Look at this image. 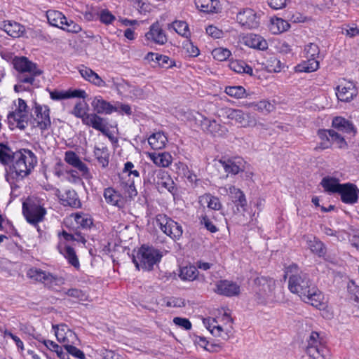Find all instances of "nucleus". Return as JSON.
<instances>
[{
    "instance_id": "1",
    "label": "nucleus",
    "mask_w": 359,
    "mask_h": 359,
    "mask_svg": "<svg viewBox=\"0 0 359 359\" xmlns=\"http://www.w3.org/2000/svg\"><path fill=\"white\" fill-rule=\"evenodd\" d=\"M288 287L291 292L297 294L305 303L318 309L325 306L323 294L306 273L302 271L292 275L289 278Z\"/></svg>"
},
{
    "instance_id": "2",
    "label": "nucleus",
    "mask_w": 359,
    "mask_h": 359,
    "mask_svg": "<svg viewBox=\"0 0 359 359\" xmlns=\"http://www.w3.org/2000/svg\"><path fill=\"white\" fill-rule=\"evenodd\" d=\"M36 163L37 158L32 151L22 149L15 151L6 170V181L12 184L22 180L31 174Z\"/></svg>"
},
{
    "instance_id": "3",
    "label": "nucleus",
    "mask_w": 359,
    "mask_h": 359,
    "mask_svg": "<svg viewBox=\"0 0 359 359\" xmlns=\"http://www.w3.org/2000/svg\"><path fill=\"white\" fill-rule=\"evenodd\" d=\"M161 252L152 246L143 245L133 257V261L137 269L151 271L154 266L160 262Z\"/></svg>"
},
{
    "instance_id": "4",
    "label": "nucleus",
    "mask_w": 359,
    "mask_h": 359,
    "mask_svg": "<svg viewBox=\"0 0 359 359\" xmlns=\"http://www.w3.org/2000/svg\"><path fill=\"white\" fill-rule=\"evenodd\" d=\"M15 69L20 74L18 80L21 83L33 85L35 77L39 76L42 72L39 69L35 63L27 60L25 57H17L13 60Z\"/></svg>"
},
{
    "instance_id": "5",
    "label": "nucleus",
    "mask_w": 359,
    "mask_h": 359,
    "mask_svg": "<svg viewBox=\"0 0 359 359\" xmlns=\"http://www.w3.org/2000/svg\"><path fill=\"white\" fill-rule=\"evenodd\" d=\"M218 116L234 121L236 124L243 128L251 127L256 124V119L251 114L239 109L222 107L219 110Z\"/></svg>"
},
{
    "instance_id": "6",
    "label": "nucleus",
    "mask_w": 359,
    "mask_h": 359,
    "mask_svg": "<svg viewBox=\"0 0 359 359\" xmlns=\"http://www.w3.org/2000/svg\"><path fill=\"white\" fill-rule=\"evenodd\" d=\"M255 283L259 287L257 292L259 302L261 304H269L275 302V287L276 282L273 278L264 276L258 277L255 280Z\"/></svg>"
},
{
    "instance_id": "7",
    "label": "nucleus",
    "mask_w": 359,
    "mask_h": 359,
    "mask_svg": "<svg viewBox=\"0 0 359 359\" xmlns=\"http://www.w3.org/2000/svg\"><path fill=\"white\" fill-rule=\"evenodd\" d=\"M10 126L15 125V127L25 130L28 126V111L25 101L18 98L15 104V109L11 111L7 116Z\"/></svg>"
},
{
    "instance_id": "8",
    "label": "nucleus",
    "mask_w": 359,
    "mask_h": 359,
    "mask_svg": "<svg viewBox=\"0 0 359 359\" xmlns=\"http://www.w3.org/2000/svg\"><path fill=\"white\" fill-rule=\"evenodd\" d=\"M22 213L27 222L37 225L43 221L46 210L39 201L28 200L22 203Z\"/></svg>"
},
{
    "instance_id": "9",
    "label": "nucleus",
    "mask_w": 359,
    "mask_h": 359,
    "mask_svg": "<svg viewBox=\"0 0 359 359\" xmlns=\"http://www.w3.org/2000/svg\"><path fill=\"white\" fill-rule=\"evenodd\" d=\"M32 114L31 124L41 131L48 130L51 126L50 109L47 105L35 104Z\"/></svg>"
},
{
    "instance_id": "10",
    "label": "nucleus",
    "mask_w": 359,
    "mask_h": 359,
    "mask_svg": "<svg viewBox=\"0 0 359 359\" xmlns=\"http://www.w3.org/2000/svg\"><path fill=\"white\" fill-rule=\"evenodd\" d=\"M196 121L203 132L214 137H223L228 133V129L224 126L215 119L207 118L201 114H198L196 117Z\"/></svg>"
},
{
    "instance_id": "11",
    "label": "nucleus",
    "mask_w": 359,
    "mask_h": 359,
    "mask_svg": "<svg viewBox=\"0 0 359 359\" xmlns=\"http://www.w3.org/2000/svg\"><path fill=\"white\" fill-rule=\"evenodd\" d=\"M307 342L306 351L309 357L313 359H330V351L320 342L318 332H311Z\"/></svg>"
},
{
    "instance_id": "12",
    "label": "nucleus",
    "mask_w": 359,
    "mask_h": 359,
    "mask_svg": "<svg viewBox=\"0 0 359 359\" xmlns=\"http://www.w3.org/2000/svg\"><path fill=\"white\" fill-rule=\"evenodd\" d=\"M223 319L226 322V324L224 328L222 326L217 323V321L214 318L204 319L203 323L206 328L215 337H222L224 340H227L229 338L230 333L232 330L233 319L231 316L225 313L223 316Z\"/></svg>"
},
{
    "instance_id": "13",
    "label": "nucleus",
    "mask_w": 359,
    "mask_h": 359,
    "mask_svg": "<svg viewBox=\"0 0 359 359\" xmlns=\"http://www.w3.org/2000/svg\"><path fill=\"white\" fill-rule=\"evenodd\" d=\"M336 95L340 101L350 102L358 94V89L353 81L344 80L336 88Z\"/></svg>"
},
{
    "instance_id": "14",
    "label": "nucleus",
    "mask_w": 359,
    "mask_h": 359,
    "mask_svg": "<svg viewBox=\"0 0 359 359\" xmlns=\"http://www.w3.org/2000/svg\"><path fill=\"white\" fill-rule=\"evenodd\" d=\"M52 327L60 343L66 345L68 343L76 344L79 341L77 335L67 325H53Z\"/></svg>"
},
{
    "instance_id": "15",
    "label": "nucleus",
    "mask_w": 359,
    "mask_h": 359,
    "mask_svg": "<svg viewBox=\"0 0 359 359\" xmlns=\"http://www.w3.org/2000/svg\"><path fill=\"white\" fill-rule=\"evenodd\" d=\"M237 21L241 26L248 29L257 28L259 26V18L251 8L241 11L236 16Z\"/></svg>"
},
{
    "instance_id": "16",
    "label": "nucleus",
    "mask_w": 359,
    "mask_h": 359,
    "mask_svg": "<svg viewBox=\"0 0 359 359\" xmlns=\"http://www.w3.org/2000/svg\"><path fill=\"white\" fill-rule=\"evenodd\" d=\"M65 161L72 167L76 168L85 178H90V170L79 158V156L73 151H67L65 153Z\"/></svg>"
},
{
    "instance_id": "17",
    "label": "nucleus",
    "mask_w": 359,
    "mask_h": 359,
    "mask_svg": "<svg viewBox=\"0 0 359 359\" xmlns=\"http://www.w3.org/2000/svg\"><path fill=\"white\" fill-rule=\"evenodd\" d=\"M219 163L223 167L227 174L236 175L245 170L246 163L243 158L236 157L233 158H222Z\"/></svg>"
},
{
    "instance_id": "18",
    "label": "nucleus",
    "mask_w": 359,
    "mask_h": 359,
    "mask_svg": "<svg viewBox=\"0 0 359 359\" xmlns=\"http://www.w3.org/2000/svg\"><path fill=\"white\" fill-rule=\"evenodd\" d=\"M215 286V292L221 295L232 297L240 294V286L231 280H219Z\"/></svg>"
},
{
    "instance_id": "19",
    "label": "nucleus",
    "mask_w": 359,
    "mask_h": 359,
    "mask_svg": "<svg viewBox=\"0 0 359 359\" xmlns=\"http://www.w3.org/2000/svg\"><path fill=\"white\" fill-rule=\"evenodd\" d=\"M83 124L88 127H91L93 129L101 132L102 134H107L108 123L107 120L95 113H90L86 118H83Z\"/></svg>"
},
{
    "instance_id": "20",
    "label": "nucleus",
    "mask_w": 359,
    "mask_h": 359,
    "mask_svg": "<svg viewBox=\"0 0 359 359\" xmlns=\"http://www.w3.org/2000/svg\"><path fill=\"white\" fill-rule=\"evenodd\" d=\"M156 185L160 191H168L173 196L175 194L177 188L175 182L170 176L165 171H159L156 177Z\"/></svg>"
},
{
    "instance_id": "21",
    "label": "nucleus",
    "mask_w": 359,
    "mask_h": 359,
    "mask_svg": "<svg viewBox=\"0 0 359 359\" xmlns=\"http://www.w3.org/2000/svg\"><path fill=\"white\" fill-rule=\"evenodd\" d=\"M103 196L105 202L111 206L121 209L124 206V198L122 194L113 187H107L104 189Z\"/></svg>"
},
{
    "instance_id": "22",
    "label": "nucleus",
    "mask_w": 359,
    "mask_h": 359,
    "mask_svg": "<svg viewBox=\"0 0 359 359\" xmlns=\"http://www.w3.org/2000/svg\"><path fill=\"white\" fill-rule=\"evenodd\" d=\"M94 113L97 114H111L114 111H118V109L110 102L102 99L101 96L95 97L91 102Z\"/></svg>"
},
{
    "instance_id": "23",
    "label": "nucleus",
    "mask_w": 359,
    "mask_h": 359,
    "mask_svg": "<svg viewBox=\"0 0 359 359\" xmlns=\"http://www.w3.org/2000/svg\"><path fill=\"white\" fill-rule=\"evenodd\" d=\"M145 36L147 40L160 45L165 44L168 41L164 31L158 22L150 26L149 31L145 34Z\"/></svg>"
},
{
    "instance_id": "24",
    "label": "nucleus",
    "mask_w": 359,
    "mask_h": 359,
    "mask_svg": "<svg viewBox=\"0 0 359 359\" xmlns=\"http://www.w3.org/2000/svg\"><path fill=\"white\" fill-rule=\"evenodd\" d=\"M229 196L236 207L238 212L245 211L247 206V200L243 191L234 186L229 187Z\"/></svg>"
},
{
    "instance_id": "25",
    "label": "nucleus",
    "mask_w": 359,
    "mask_h": 359,
    "mask_svg": "<svg viewBox=\"0 0 359 359\" xmlns=\"http://www.w3.org/2000/svg\"><path fill=\"white\" fill-rule=\"evenodd\" d=\"M339 194L341 195V201L345 203H355L358 198L357 187L353 184H342Z\"/></svg>"
},
{
    "instance_id": "26",
    "label": "nucleus",
    "mask_w": 359,
    "mask_h": 359,
    "mask_svg": "<svg viewBox=\"0 0 359 359\" xmlns=\"http://www.w3.org/2000/svg\"><path fill=\"white\" fill-rule=\"evenodd\" d=\"M79 73L81 76L88 82L97 87L106 86V83L102 79V78L91 69L82 66L79 69Z\"/></svg>"
},
{
    "instance_id": "27",
    "label": "nucleus",
    "mask_w": 359,
    "mask_h": 359,
    "mask_svg": "<svg viewBox=\"0 0 359 359\" xmlns=\"http://www.w3.org/2000/svg\"><path fill=\"white\" fill-rule=\"evenodd\" d=\"M304 239L309 250L318 257H324L326 254V248L323 243L313 236H306Z\"/></svg>"
},
{
    "instance_id": "28",
    "label": "nucleus",
    "mask_w": 359,
    "mask_h": 359,
    "mask_svg": "<svg viewBox=\"0 0 359 359\" xmlns=\"http://www.w3.org/2000/svg\"><path fill=\"white\" fill-rule=\"evenodd\" d=\"M61 203L64 205L72 208L81 207V202L76 192L73 189H67L62 194L58 195Z\"/></svg>"
},
{
    "instance_id": "29",
    "label": "nucleus",
    "mask_w": 359,
    "mask_h": 359,
    "mask_svg": "<svg viewBox=\"0 0 359 359\" xmlns=\"http://www.w3.org/2000/svg\"><path fill=\"white\" fill-rule=\"evenodd\" d=\"M149 158L158 167L167 168L172 162V157L168 152L148 153Z\"/></svg>"
},
{
    "instance_id": "30",
    "label": "nucleus",
    "mask_w": 359,
    "mask_h": 359,
    "mask_svg": "<svg viewBox=\"0 0 359 359\" xmlns=\"http://www.w3.org/2000/svg\"><path fill=\"white\" fill-rule=\"evenodd\" d=\"M196 8L204 13H218L221 8L217 0H195Z\"/></svg>"
},
{
    "instance_id": "31",
    "label": "nucleus",
    "mask_w": 359,
    "mask_h": 359,
    "mask_svg": "<svg viewBox=\"0 0 359 359\" xmlns=\"http://www.w3.org/2000/svg\"><path fill=\"white\" fill-rule=\"evenodd\" d=\"M57 249L60 254H62L75 268L78 269L80 266L79 259L76 255L75 250L70 246L66 245L62 243H60L57 246Z\"/></svg>"
},
{
    "instance_id": "32",
    "label": "nucleus",
    "mask_w": 359,
    "mask_h": 359,
    "mask_svg": "<svg viewBox=\"0 0 359 359\" xmlns=\"http://www.w3.org/2000/svg\"><path fill=\"white\" fill-rule=\"evenodd\" d=\"M2 29L11 36L17 38L22 36L25 27L16 22L5 21L3 22Z\"/></svg>"
},
{
    "instance_id": "33",
    "label": "nucleus",
    "mask_w": 359,
    "mask_h": 359,
    "mask_svg": "<svg viewBox=\"0 0 359 359\" xmlns=\"http://www.w3.org/2000/svg\"><path fill=\"white\" fill-rule=\"evenodd\" d=\"M245 43L250 48L262 50L268 48L267 41L262 36L254 34H250L245 37Z\"/></svg>"
},
{
    "instance_id": "34",
    "label": "nucleus",
    "mask_w": 359,
    "mask_h": 359,
    "mask_svg": "<svg viewBox=\"0 0 359 359\" xmlns=\"http://www.w3.org/2000/svg\"><path fill=\"white\" fill-rule=\"evenodd\" d=\"M46 17L50 25L60 29L63 27L64 22H67V18L62 14V13L58 11H48L46 12Z\"/></svg>"
},
{
    "instance_id": "35",
    "label": "nucleus",
    "mask_w": 359,
    "mask_h": 359,
    "mask_svg": "<svg viewBox=\"0 0 359 359\" xmlns=\"http://www.w3.org/2000/svg\"><path fill=\"white\" fill-rule=\"evenodd\" d=\"M168 29H173L179 35L189 39L191 36V32L188 24L185 21L175 20L170 24L168 25Z\"/></svg>"
},
{
    "instance_id": "36",
    "label": "nucleus",
    "mask_w": 359,
    "mask_h": 359,
    "mask_svg": "<svg viewBox=\"0 0 359 359\" xmlns=\"http://www.w3.org/2000/svg\"><path fill=\"white\" fill-rule=\"evenodd\" d=\"M167 142V137L161 132L154 133L148 138V143L153 149L164 148Z\"/></svg>"
},
{
    "instance_id": "37",
    "label": "nucleus",
    "mask_w": 359,
    "mask_h": 359,
    "mask_svg": "<svg viewBox=\"0 0 359 359\" xmlns=\"http://www.w3.org/2000/svg\"><path fill=\"white\" fill-rule=\"evenodd\" d=\"M318 68L319 62L314 57H309L307 60L303 61L296 66L295 69L297 72L309 73L316 71Z\"/></svg>"
},
{
    "instance_id": "38",
    "label": "nucleus",
    "mask_w": 359,
    "mask_h": 359,
    "mask_svg": "<svg viewBox=\"0 0 359 359\" xmlns=\"http://www.w3.org/2000/svg\"><path fill=\"white\" fill-rule=\"evenodd\" d=\"M27 276L39 282L52 281L53 277L50 273H47L41 269L34 268L27 271Z\"/></svg>"
},
{
    "instance_id": "39",
    "label": "nucleus",
    "mask_w": 359,
    "mask_h": 359,
    "mask_svg": "<svg viewBox=\"0 0 359 359\" xmlns=\"http://www.w3.org/2000/svg\"><path fill=\"white\" fill-rule=\"evenodd\" d=\"M332 126L339 131L351 133H353V126L351 123L342 117H335L332 121Z\"/></svg>"
},
{
    "instance_id": "40",
    "label": "nucleus",
    "mask_w": 359,
    "mask_h": 359,
    "mask_svg": "<svg viewBox=\"0 0 359 359\" xmlns=\"http://www.w3.org/2000/svg\"><path fill=\"white\" fill-rule=\"evenodd\" d=\"M320 184L326 191L330 193H339L342 187L337 179L329 177H324Z\"/></svg>"
},
{
    "instance_id": "41",
    "label": "nucleus",
    "mask_w": 359,
    "mask_h": 359,
    "mask_svg": "<svg viewBox=\"0 0 359 359\" xmlns=\"http://www.w3.org/2000/svg\"><path fill=\"white\" fill-rule=\"evenodd\" d=\"M199 202L202 204L206 203L208 208L212 210H219L222 208L219 199L210 194H205L200 196Z\"/></svg>"
},
{
    "instance_id": "42",
    "label": "nucleus",
    "mask_w": 359,
    "mask_h": 359,
    "mask_svg": "<svg viewBox=\"0 0 359 359\" xmlns=\"http://www.w3.org/2000/svg\"><path fill=\"white\" fill-rule=\"evenodd\" d=\"M318 135L321 142L315 147L316 151L324 150L331 147L330 130H320L318 132Z\"/></svg>"
},
{
    "instance_id": "43",
    "label": "nucleus",
    "mask_w": 359,
    "mask_h": 359,
    "mask_svg": "<svg viewBox=\"0 0 359 359\" xmlns=\"http://www.w3.org/2000/svg\"><path fill=\"white\" fill-rule=\"evenodd\" d=\"M168 227L167 236L174 241L179 240L183 233L182 226L172 219L167 226Z\"/></svg>"
},
{
    "instance_id": "44",
    "label": "nucleus",
    "mask_w": 359,
    "mask_h": 359,
    "mask_svg": "<svg viewBox=\"0 0 359 359\" xmlns=\"http://www.w3.org/2000/svg\"><path fill=\"white\" fill-rule=\"evenodd\" d=\"M290 28L289 23L281 19V18H276L272 19L270 25V30L273 34H279L287 31Z\"/></svg>"
},
{
    "instance_id": "45",
    "label": "nucleus",
    "mask_w": 359,
    "mask_h": 359,
    "mask_svg": "<svg viewBox=\"0 0 359 359\" xmlns=\"http://www.w3.org/2000/svg\"><path fill=\"white\" fill-rule=\"evenodd\" d=\"M198 275V271L194 266H187L180 269V277L182 280L193 281Z\"/></svg>"
},
{
    "instance_id": "46",
    "label": "nucleus",
    "mask_w": 359,
    "mask_h": 359,
    "mask_svg": "<svg viewBox=\"0 0 359 359\" xmlns=\"http://www.w3.org/2000/svg\"><path fill=\"white\" fill-rule=\"evenodd\" d=\"M94 154L98 162L102 165L103 168H105L108 165L109 154L107 147H102L100 148L95 147L94 149Z\"/></svg>"
},
{
    "instance_id": "47",
    "label": "nucleus",
    "mask_w": 359,
    "mask_h": 359,
    "mask_svg": "<svg viewBox=\"0 0 359 359\" xmlns=\"http://www.w3.org/2000/svg\"><path fill=\"white\" fill-rule=\"evenodd\" d=\"M13 152L7 143L0 142V163L7 165L13 158Z\"/></svg>"
},
{
    "instance_id": "48",
    "label": "nucleus",
    "mask_w": 359,
    "mask_h": 359,
    "mask_svg": "<svg viewBox=\"0 0 359 359\" xmlns=\"http://www.w3.org/2000/svg\"><path fill=\"white\" fill-rule=\"evenodd\" d=\"M224 92L230 97L236 99H241L246 97V90L241 86H227Z\"/></svg>"
},
{
    "instance_id": "49",
    "label": "nucleus",
    "mask_w": 359,
    "mask_h": 359,
    "mask_svg": "<svg viewBox=\"0 0 359 359\" xmlns=\"http://www.w3.org/2000/svg\"><path fill=\"white\" fill-rule=\"evenodd\" d=\"M43 343L48 349L55 352L60 359H70L69 355L65 353L62 348L53 341L43 340Z\"/></svg>"
},
{
    "instance_id": "50",
    "label": "nucleus",
    "mask_w": 359,
    "mask_h": 359,
    "mask_svg": "<svg viewBox=\"0 0 359 359\" xmlns=\"http://www.w3.org/2000/svg\"><path fill=\"white\" fill-rule=\"evenodd\" d=\"M87 109L86 104L79 102L74 107L72 114L76 118H81L82 123H83V118H86V117L89 115V113H87Z\"/></svg>"
},
{
    "instance_id": "51",
    "label": "nucleus",
    "mask_w": 359,
    "mask_h": 359,
    "mask_svg": "<svg viewBox=\"0 0 359 359\" xmlns=\"http://www.w3.org/2000/svg\"><path fill=\"white\" fill-rule=\"evenodd\" d=\"M283 67V64L276 57H270L266 61V68L269 72H280Z\"/></svg>"
},
{
    "instance_id": "52",
    "label": "nucleus",
    "mask_w": 359,
    "mask_h": 359,
    "mask_svg": "<svg viewBox=\"0 0 359 359\" xmlns=\"http://www.w3.org/2000/svg\"><path fill=\"white\" fill-rule=\"evenodd\" d=\"M171 218L165 214H158L156 216V225L165 233H168V227L167 226L171 222Z\"/></svg>"
},
{
    "instance_id": "53",
    "label": "nucleus",
    "mask_w": 359,
    "mask_h": 359,
    "mask_svg": "<svg viewBox=\"0 0 359 359\" xmlns=\"http://www.w3.org/2000/svg\"><path fill=\"white\" fill-rule=\"evenodd\" d=\"M183 50L188 57H196L200 53L198 47L194 46L190 40H187L183 43Z\"/></svg>"
},
{
    "instance_id": "54",
    "label": "nucleus",
    "mask_w": 359,
    "mask_h": 359,
    "mask_svg": "<svg viewBox=\"0 0 359 359\" xmlns=\"http://www.w3.org/2000/svg\"><path fill=\"white\" fill-rule=\"evenodd\" d=\"M231 51L228 50L227 48H215L212 52V55L214 57V59L218 60V61H224L226 59H228L231 55Z\"/></svg>"
},
{
    "instance_id": "55",
    "label": "nucleus",
    "mask_w": 359,
    "mask_h": 359,
    "mask_svg": "<svg viewBox=\"0 0 359 359\" xmlns=\"http://www.w3.org/2000/svg\"><path fill=\"white\" fill-rule=\"evenodd\" d=\"M74 344H75L68 343L66 345H64V348L67 352V353L79 359H85L86 356L84 353L74 346Z\"/></svg>"
},
{
    "instance_id": "56",
    "label": "nucleus",
    "mask_w": 359,
    "mask_h": 359,
    "mask_svg": "<svg viewBox=\"0 0 359 359\" xmlns=\"http://www.w3.org/2000/svg\"><path fill=\"white\" fill-rule=\"evenodd\" d=\"M155 59L156 62L163 68H170L175 65V62L167 55L158 54Z\"/></svg>"
},
{
    "instance_id": "57",
    "label": "nucleus",
    "mask_w": 359,
    "mask_h": 359,
    "mask_svg": "<svg viewBox=\"0 0 359 359\" xmlns=\"http://www.w3.org/2000/svg\"><path fill=\"white\" fill-rule=\"evenodd\" d=\"M304 52L307 58L314 57L315 59H316V57H318L319 55L320 50L317 44L310 43L309 44L305 46Z\"/></svg>"
},
{
    "instance_id": "58",
    "label": "nucleus",
    "mask_w": 359,
    "mask_h": 359,
    "mask_svg": "<svg viewBox=\"0 0 359 359\" xmlns=\"http://www.w3.org/2000/svg\"><path fill=\"white\" fill-rule=\"evenodd\" d=\"M331 145L336 144L339 148H343L346 145L344 138L334 130H330Z\"/></svg>"
},
{
    "instance_id": "59",
    "label": "nucleus",
    "mask_w": 359,
    "mask_h": 359,
    "mask_svg": "<svg viewBox=\"0 0 359 359\" xmlns=\"http://www.w3.org/2000/svg\"><path fill=\"white\" fill-rule=\"evenodd\" d=\"M101 22L105 25L111 24L116 19L115 16L107 9L102 10L99 13Z\"/></svg>"
},
{
    "instance_id": "60",
    "label": "nucleus",
    "mask_w": 359,
    "mask_h": 359,
    "mask_svg": "<svg viewBox=\"0 0 359 359\" xmlns=\"http://www.w3.org/2000/svg\"><path fill=\"white\" fill-rule=\"evenodd\" d=\"M250 107H254L255 109L261 111H271L273 108V105L266 100H262L259 102L255 103H250L249 104Z\"/></svg>"
},
{
    "instance_id": "61",
    "label": "nucleus",
    "mask_w": 359,
    "mask_h": 359,
    "mask_svg": "<svg viewBox=\"0 0 359 359\" xmlns=\"http://www.w3.org/2000/svg\"><path fill=\"white\" fill-rule=\"evenodd\" d=\"M348 292L350 299L353 300L359 308V286L355 285L354 283H351L348 285Z\"/></svg>"
},
{
    "instance_id": "62",
    "label": "nucleus",
    "mask_w": 359,
    "mask_h": 359,
    "mask_svg": "<svg viewBox=\"0 0 359 359\" xmlns=\"http://www.w3.org/2000/svg\"><path fill=\"white\" fill-rule=\"evenodd\" d=\"M74 219L77 224L83 228L88 227L93 224L91 219L83 214L76 213Z\"/></svg>"
},
{
    "instance_id": "63",
    "label": "nucleus",
    "mask_w": 359,
    "mask_h": 359,
    "mask_svg": "<svg viewBox=\"0 0 359 359\" xmlns=\"http://www.w3.org/2000/svg\"><path fill=\"white\" fill-rule=\"evenodd\" d=\"M173 323L175 325L181 327L185 330H190L192 325L189 319L182 317H175L173 318Z\"/></svg>"
},
{
    "instance_id": "64",
    "label": "nucleus",
    "mask_w": 359,
    "mask_h": 359,
    "mask_svg": "<svg viewBox=\"0 0 359 359\" xmlns=\"http://www.w3.org/2000/svg\"><path fill=\"white\" fill-rule=\"evenodd\" d=\"M63 30L72 33H79L81 31V27L73 20H67V22H64V26L62 27Z\"/></svg>"
}]
</instances>
